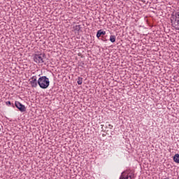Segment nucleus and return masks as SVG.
<instances>
[{
  "mask_svg": "<svg viewBox=\"0 0 179 179\" xmlns=\"http://www.w3.org/2000/svg\"><path fill=\"white\" fill-rule=\"evenodd\" d=\"M45 59V54L41 53L39 55H35L34 57V61L36 64H41V65H43L44 64V61Z\"/></svg>",
  "mask_w": 179,
  "mask_h": 179,
  "instance_id": "7ed1b4c3",
  "label": "nucleus"
},
{
  "mask_svg": "<svg viewBox=\"0 0 179 179\" xmlns=\"http://www.w3.org/2000/svg\"><path fill=\"white\" fill-rule=\"evenodd\" d=\"M29 83L31 87H37V85L38 84V81H37V76H34L29 79Z\"/></svg>",
  "mask_w": 179,
  "mask_h": 179,
  "instance_id": "39448f33",
  "label": "nucleus"
},
{
  "mask_svg": "<svg viewBox=\"0 0 179 179\" xmlns=\"http://www.w3.org/2000/svg\"><path fill=\"white\" fill-rule=\"evenodd\" d=\"M108 127H109L110 129H113V125L108 124Z\"/></svg>",
  "mask_w": 179,
  "mask_h": 179,
  "instance_id": "ddd939ff",
  "label": "nucleus"
},
{
  "mask_svg": "<svg viewBox=\"0 0 179 179\" xmlns=\"http://www.w3.org/2000/svg\"><path fill=\"white\" fill-rule=\"evenodd\" d=\"M171 22L172 27H174L176 30H179V12L171 17Z\"/></svg>",
  "mask_w": 179,
  "mask_h": 179,
  "instance_id": "f03ea898",
  "label": "nucleus"
},
{
  "mask_svg": "<svg viewBox=\"0 0 179 179\" xmlns=\"http://www.w3.org/2000/svg\"><path fill=\"white\" fill-rule=\"evenodd\" d=\"M134 173L129 170H127L122 173L120 179H134Z\"/></svg>",
  "mask_w": 179,
  "mask_h": 179,
  "instance_id": "20e7f679",
  "label": "nucleus"
},
{
  "mask_svg": "<svg viewBox=\"0 0 179 179\" xmlns=\"http://www.w3.org/2000/svg\"><path fill=\"white\" fill-rule=\"evenodd\" d=\"M126 1H129V0H126Z\"/></svg>",
  "mask_w": 179,
  "mask_h": 179,
  "instance_id": "4468645a",
  "label": "nucleus"
},
{
  "mask_svg": "<svg viewBox=\"0 0 179 179\" xmlns=\"http://www.w3.org/2000/svg\"><path fill=\"white\" fill-rule=\"evenodd\" d=\"M6 106H10V104H11V103H10V101H6Z\"/></svg>",
  "mask_w": 179,
  "mask_h": 179,
  "instance_id": "f8f14e48",
  "label": "nucleus"
},
{
  "mask_svg": "<svg viewBox=\"0 0 179 179\" xmlns=\"http://www.w3.org/2000/svg\"><path fill=\"white\" fill-rule=\"evenodd\" d=\"M115 38H116L115 36H114V35L110 36V41L111 43H115Z\"/></svg>",
  "mask_w": 179,
  "mask_h": 179,
  "instance_id": "1a4fd4ad",
  "label": "nucleus"
},
{
  "mask_svg": "<svg viewBox=\"0 0 179 179\" xmlns=\"http://www.w3.org/2000/svg\"><path fill=\"white\" fill-rule=\"evenodd\" d=\"M77 83L78 85H82V83H83V78L82 77H78Z\"/></svg>",
  "mask_w": 179,
  "mask_h": 179,
  "instance_id": "9d476101",
  "label": "nucleus"
},
{
  "mask_svg": "<svg viewBox=\"0 0 179 179\" xmlns=\"http://www.w3.org/2000/svg\"><path fill=\"white\" fill-rule=\"evenodd\" d=\"M173 162H175V163H179V154H176L174 155Z\"/></svg>",
  "mask_w": 179,
  "mask_h": 179,
  "instance_id": "6e6552de",
  "label": "nucleus"
},
{
  "mask_svg": "<svg viewBox=\"0 0 179 179\" xmlns=\"http://www.w3.org/2000/svg\"><path fill=\"white\" fill-rule=\"evenodd\" d=\"M101 36H106V31H101V29L99 30L96 33L97 38H100Z\"/></svg>",
  "mask_w": 179,
  "mask_h": 179,
  "instance_id": "0eeeda50",
  "label": "nucleus"
},
{
  "mask_svg": "<svg viewBox=\"0 0 179 179\" xmlns=\"http://www.w3.org/2000/svg\"><path fill=\"white\" fill-rule=\"evenodd\" d=\"M15 104V107L18 108L21 113H24V111H26V106H24V105L22 104L20 102L16 101Z\"/></svg>",
  "mask_w": 179,
  "mask_h": 179,
  "instance_id": "423d86ee",
  "label": "nucleus"
},
{
  "mask_svg": "<svg viewBox=\"0 0 179 179\" xmlns=\"http://www.w3.org/2000/svg\"><path fill=\"white\" fill-rule=\"evenodd\" d=\"M75 30L79 31V30H80V25H76Z\"/></svg>",
  "mask_w": 179,
  "mask_h": 179,
  "instance_id": "9b49d317",
  "label": "nucleus"
},
{
  "mask_svg": "<svg viewBox=\"0 0 179 179\" xmlns=\"http://www.w3.org/2000/svg\"><path fill=\"white\" fill-rule=\"evenodd\" d=\"M38 85L41 89H47L50 86V79L47 76H42L38 78Z\"/></svg>",
  "mask_w": 179,
  "mask_h": 179,
  "instance_id": "f257e3e1",
  "label": "nucleus"
}]
</instances>
